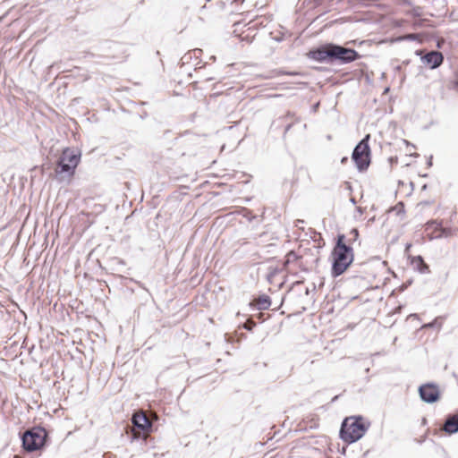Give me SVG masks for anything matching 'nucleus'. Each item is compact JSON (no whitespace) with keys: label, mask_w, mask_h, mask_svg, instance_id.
<instances>
[{"label":"nucleus","mask_w":458,"mask_h":458,"mask_svg":"<svg viewBox=\"0 0 458 458\" xmlns=\"http://www.w3.org/2000/svg\"><path fill=\"white\" fill-rule=\"evenodd\" d=\"M423 64L430 69H435L441 65L444 56L441 52L431 51L421 57Z\"/></svg>","instance_id":"f8f14e48"},{"label":"nucleus","mask_w":458,"mask_h":458,"mask_svg":"<svg viewBox=\"0 0 458 458\" xmlns=\"http://www.w3.org/2000/svg\"><path fill=\"white\" fill-rule=\"evenodd\" d=\"M411 248V243H408L406 244V247H405V254L408 256L409 259H411V254H410V250Z\"/></svg>","instance_id":"6ab92c4d"},{"label":"nucleus","mask_w":458,"mask_h":458,"mask_svg":"<svg viewBox=\"0 0 458 458\" xmlns=\"http://www.w3.org/2000/svg\"><path fill=\"white\" fill-rule=\"evenodd\" d=\"M131 421L133 424V428L131 429L132 439H146L149 436L152 428V423L146 413L142 411L135 412Z\"/></svg>","instance_id":"0eeeda50"},{"label":"nucleus","mask_w":458,"mask_h":458,"mask_svg":"<svg viewBox=\"0 0 458 458\" xmlns=\"http://www.w3.org/2000/svg\"><path fill=\"white\" fill-rule=\"evenodd\" d=\"M415 35L414 34H410L408 36H406L407 38H415Z\"/></svg>","instance_id":"412c9836"},{"label":"nucleus","mask_w":458,"mask_h":458,"mask_svg":"<svg viewBox=\"0 0 458 458\" xmlns=\"http://www.w3.org/2000/svg\"><path fill=\"white\" fill-rule=\"evenodd\" d=\"M268 22L269 19L262 15L257 16L249 22L237 21L233 24V32L241 41L250 43L255 38L258 29L266 27Z\"/></svg>","instance_id":"20e7f679"},{"label":"nucleus","mask_w":458,"mask_h":458,"mask_svg":"<svg viewBox=\"0 0 458 458\" xmlns=\"http://www.w3.org/2000/svg\"><path fill=\"white\" fill-rule=\"evenodd\" d=\"M81 161V155L75 150L66 148L63 150L55 172L56 174H67L70 178L75 174V169Z\"/></svg>","instance_id":"39448f33"},{"label":"nucleus","mask_w":458,"mask_h":458,"mask_svg":"<svg viewBox=\"0 0 458 458\" xmlns=\"http://www.w3.org/2000/svg\"><path fill=\"white\" fill-rule=\"evenodd\" d=\"M47 438V432L42 428H33L22 436V446L28 452L39 450Z\"/></svg>","instance_id":"423d86ee"},{"label":"nucleus","mask_w":458,"mask_h":458,"mask_svg":"<svg viewBox=\"0 0 458 458\" xmlns=\"http://www.w3.org/2000/svg\"><path fill=\"white\" fill-rule=\"evenodd\" d=\"M256 326L255 321L252 318L247 319V321L244 323L243 327L248 330L251 331L253 327Z\"/></svg>","instance_id":"a211bd4d"},{"label":"nucleus","mask_w":458,"mask_h":458,"mask_svg":"<svg viewBox=\"0 0 458 458\" xmlns=\"http://www.w3.org/2000/svg\"><path fill=\"white\" fill-rule=\"evenodd\" d=\"M345 236V242L347 245L352 246V244L358 241L359 231L356 228L352 229L348 234H344Z\"/></svg>","instance_id":"dca6fc26"},{"label":"nucleus","mask_w":458,"mask_h":458,"mask_svg":"<svg viewBox=\"0 0 458 458\" xmlns=\"http://www.w3.org/2000/svg\"><path fill=\"white\" fill-rule=\"evenodd\" d=\"M420 394L422 400L427 403L437 402L440 397V392L437 386L434 384H426L420 387Z\"/></svg>","instance_id":"9b49d317"},{"label":"nucleus","mask_w":458,"mask_h":458,"mask_svg":"<svg viewBox=\"0 0 458 458\" xmlns=\"http://www.w3.org/2000/svg\"><path fill=\"white\" fill-rule=\"evenodd\" d=\"M360 58V55L357 51L351 48H346L338 45L333 44V58L334 60H339L343 64L353 62Z\"/></svg>","instance_id":"1a4fd4ad"},{"label":"nucleus","mask_w":458,"mask_h":458,"mask_svg":"<svg viewBox=\"0 0 458 458\" xmlns=\"http://www.w3.org/2000/svg\"><path fill=\"white\" fill-rule=\"evenodd\" d=\"M250 306L259 310H265L269 309L271 306V300L269 296L261 294L258 297H254L250 301Z\"/></svg>","instance_id":"ddd939ff"},{"label":"nucleus","mask_w":458,"mask_h":458,"mask_svg":"<svg viewBox=\"0 0 458 458\" xmlns=\"http://www.w3.org/2000/svg\"><path fill=\"white\" fill-rule=\"evenodd\" d=\"M273 73H274V75L276 74V76H282V75L294 76V75H298V72H285V71H283V70L273 71Z\"/></svg>","instance_id":"f3484780"},{"label":"nucleus","mask_w":458,"mask_h":458,"mask_svg":"<svg viewBox=\"0 0 458 458\" xmlns=\"http://www.w3.org/2000/svg\"><path fill=\"white\" fill-rule=\"evenodd\" d=\"M318 261L311 250L298 248L285 256L284 268L291 273L308 272Z\"/></svg>","instance_id":"f257e3e1"},{"label":"nucleus","mask_w":458,"mask_h":458,"mask_svg":"<svg viewBox=\"0 0 458 458\" xmlns=\"http://www.w3.org/2000/svg\"><path fill=\"white\" fill-rule=\"evenodd\" d=\"M310 57L318 62H325L333 58V44H326L320 47L311 50Z\"/></svg>","instance_id":"9d476101"},{"label":"nucleus","mask_w":458,"mask_h":458,"mask_svg":"<svg viewBox=\"0 0 458 458\" xmlns=\"http://www.w3.org/2000/svg\"><path fill=\"white\" fill-rule=\"evenodd\" d=\"M404 4H410L409 0H402Z\"/></svg>","instance_id":"5701e85b"},{"label":"nucleus","mask_w":458,"mask_h":458,"mask_svg":"<svg viewBox=\"0 0 458 458\" xmlns=\"http://www.w3.org/2000/svg\"><path fill=\"white\" fill-rule=\"evenodd\" d=\"M332 274L335 276L342 275L353 261L352 246L347 245L345 236L339 235L337 243L332 251Z\"/></svg>","instance_id":"f03ea898"},{"label":"nucleus","mask_w":458,"mask_h":458,"mask_svg":"<svg viewBox=\"0 0 458 458\" xmlns=\"http://www.w3.org/2000/svg\"><path fill=\"white\" fill-rule=\"evenodd\" d=\"M399 206H400L401 208H403V203H399ZM397 208H398V205L394 208V209Z\"/></svg>","instance_id":"4be33fe9"},{"label":"nucleus","mask_w":458,"mask_h":458,"mask_svg":"<svg viewBox=\"0 0 458 458\" xmlns=\"http://www.w3.org/2000/svg\"><path fill=\"white\" fill-rule=\"evenodd\" d=\"M13 458H22L20 455H14Z\"/></svg>","instance_id":"b1692460"},{"label":"nucleus","mask_w":458,"mask_h":458,"mask_svg":"<svg viewBox=\"0 0 458 458\" xmlns=\"http://www.w3.org/2000/svg\"><path fill=\"white\" fill-rule=\"evenodd\" d=\"M370 426L362 416L346 417L341 426L340 437L346 443H353L360 439Z\"/></svg>","instance_id":"7ed1b4c3"},{"label":"nucleus","mask_w":458,"mask_h":458,"mask_svg":"<svg viewBox=\"0 0 458 458\" xmlns=\"http://www.w3.org/2000/svg\"><path fill=\"white\" fill-rule=\"evenodd\" d=\"M369 134H368L354 148L352 159L359 170L367 169L369 165L370 149L369 146Z\"/></svg>","instance_id":"6e6552de"},{"label":"nucleus","mask_w":458,"mask_h":458,"mask_svg":"<svg viewBox=\"0 0 458 458\" xmlns=\"http://www.w3.org/2000/svg\"><path fill=\"white\" fill-rule=\"evenodd\" d=\"M410 259H411V264L419 272L426 273V272L429 271L428 266L425 263V261L421 256H412V257H411Z\"/></svg>","instance_id":"2eb2a0df"},{"label":"nucleus","mask_w":458,"mask_h":458,"mask_svg":"<svg viewBox=\"0 0 458 458\" xmlns=\"http://www.w3.org/2000/svg\"><path fill=\"white\" fill-rule=\"evenodd\" d=\"M258 319L261 320V321H265L266 318H264V314L263 313H259L258 316H257Z\"/></svg>","instance_id":"aec40b11"},{"label":"nucleus","mask_w":458,"mask_h":458,"mask_svg":"<svg viewBox=\"0 0 458 458\" xmlns=\"http://www.w3.org/2000/svg\"><path fill=\"white\" fill-rule=\"evenodd\" d=\"M441 429L449 435L458 432V412L448 415Z\"/></svg>","instance_id":"4468645a"}]
</instances>
